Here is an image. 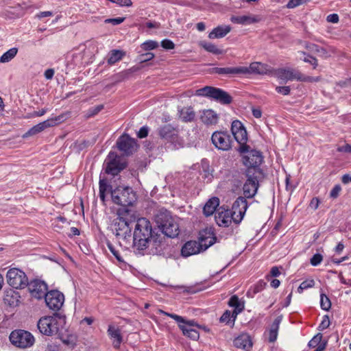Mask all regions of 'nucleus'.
<instances>
[{
    "label": "nucleus",
    "instance_id": "680f3d73",
    "mask_svg": "<svg viewBox=\"0 0 351 351\" xmlns=\"http://www.w3.org/2000/svg\"><path fill=\"white\" fill-rule=\"evenodd\" d=\"M102 105H99L97 106H95L92 108H90L88 110V117H92L95 114H97L99 112H100L103 109Z\"/></svg>",
    "mask_w": 351,
    "mask_h": 351
},
{
    "label": "nucleus",
    "instance_id": "473e14b6",
    "mask_svg": "<svg viewBox=\"0 0 351 351\" xmlns=\"http://www.w3.org/2000/svg\"><path fill=\"white\" fill-rule=\"evenodd\" d=\"M179 118L184 122H191L195 117V112L191 107H183L178 110Z\"/></svg>",
    "mask_w": 351,
    "mask_h": 351
},
{
    "label": "nucleus",
    "instance_id": "6e6d98bb",
    "mask_svg": "<svg viewBox=\"0 0 351 351\" xmlns=\"http://www.w3.org/2000/svg\"><path fill=\"white\" fill-rule=\"evenodd\" d=\"M300 80L298 81L301 82H318L319 78L318 77H311V76H304L300 73Z\"/></svg>",
    "mask_w": 351,
    "mask_h": 351
},
{
    "label": "nucleus",
    "instance_id": "412c9836",
    "mask_svg": "<svg viewBox=\"0 0 351 351\" xmlns=\"http://www.w3.org/2000/svg\"><path fill=\"white\" fill-rule=\"evenodd\" d=\"M217 241V237L212 228H207L199 232V243L206 250Z\"/></svg>",
    "mask_w": 351,
    "mask_h": 351
},
{
    "label": "nucleus",
    "instance_id": "37998d69",
    "mask_svg": "<svg viewBox=\"0 0 351 351\" xmlns=\"http://www.w3.org/2000/svg\"><path fill=\"white\" fill-rule=\"evenodd\" d=\"M158 43L152 40H146L141 45V49L144 51L153 50L158 47Z\"/></svg>",
    "mask_w": 351,
    "mask_h": 351
},
{
    "label": "nucleus",
    "instance_id": "69168bd1",
    "mask_svg": "<svg viewBox=\"0 0 351 351\" xmlns=\"http://www.w3.org/2000/svg\"><path fill=\"white\" fill-rule=\"evenodd\" d=\"M339 152L351 153V145L350 144H346L343 146H340L337 148Z\"/></svg>",
    "mask_w": 351,
    "mask_h": 351
},
{
    "label": "nucleus",
    "instance_id": "c85d7f7f",
    "mask_svg": "<svg viewBox=\"0 0 351 351\" xmlns=\"http://www.w3.org/2000/svg\"><path fill=\"white\" fill-rule=\"evenodd\" d=\"M108 334L110 339H113L112 345L114 348H119L123 341L121 330L119 328H116L112 325H109L108 328Z\"/></svg>",
    "mask_w": 351,
    "mask_h": 351
},
{
    "label": "nucleus",
    "instance_id": "bf43d9fd",
    "mask_svg": "<svg viewBox=\"0 0 351 351\" xmlns=\"http://www.w3.org/2000/svg\"><path fill=\"white\" fill-rule=\"evenodd\" d=\"M124 19H125L123 17L108 19L105 20V23H111L114 25H119V24H121V23H123L124 21Z\"/></svg>",
    "mask_w": 351,
    "mask_h": 351
},
{
    "label": "nucleus",
    "instance_id": "4c0bfd02",
    "mask_svg": "<svg viewBox=\"0 0 351 351\" xmlns=\"http://www.w3.org/2000/svg\"><path fill=\"white\" fill-rule=\"evenodd\" d=\"M125 56V52L121 50L113 49L108 53V63L109 64H114L121 60Z\"/></svg>",
    "mask_w": 351,
    "mask_h": 351
},
{
    "label": "nucleus",
    "instance_id": "f03ea898",
    "mask_svg": "<svg viewBox=\"0 0 351 351\" xmlns=\"http://www.w3.org/2000/svg\"><path fill=\"white\" fill-rule=\"evenodd\" d=\"M132 221L130 219L128 211L121 213L117 212V217L113 220L112 227L116 237L120 240L122 239L126 243L131 238Z\"/></svg>",
    "mask_w": 351,
    "mask_h": 351
},
{
    "label": "nucleus",
    "instance_id": "c9c22d12",
    "mask_svg": "<svg viewBox=\"0 0 351 351\" xmlns=\"http://www.w3.org/2000/svg\"><path fill=\"white\" fill-rule=\"evenodd\" d=\"M230 306L234 307V317H237V315L240 313L244 308V305L240 301L237 295L232 296L228 302Z\"/></svg>",
    "mask_w": 351,
    "mask_h": 351
},
{
    "label": "nucleus",
    "instance_id": "ea45409f",
    "mask_svg": "<svg viewBox=\"0 0 351 351\" xmlns=\"http://www.w3.org/2000/svg\"><path fill=\"white\" fill-rule=\"evenodd\" d=\"M17 53V48L13 47L10 49L0 57V62L5 63L10 62L16 56Z\"/></svg>",
    "mask_w": 351,
    "mask_h": 351
},
{
    "label": "nucleus",
    "instance_id": "a211bd4d",
    "mask_svg": "<svg viewBox=\"0 0 351 351\" xmlns=\"http://www.w3.org/2000/svg\"><path fill=\"white\" fill-rule=\"evenodd\" d=\"M28 289L32 297L41 299L47 294V285L43 280H34L28 282Z\"/></svg>",
    "mask_w": 351,
    "mask_h": 351
},
{
    "label": "nucleus",
    "instance_id": "393cba45",
    "mask_svg": "<svg viewBox=\"0 0 351 351\" xmlns=\"http://www.w3.org/2000/svg\"><path fill=\"white\" fill-rule=\"evenodd\" d=\"M234 346L237 348L249 350L252 347L251 337L247 333H242L236 337L233 341Z\"/></svg>",
    "mask_w": 351,
    "mask_h": 351
},
{
    "label": "nucleus",
    "instance_id": "49530a36",
    "mask_svg": "<svg viewBox=\"0 0 351 351\" xmlns=\"http://www.w3.org/2000/svg\"><path fill=\"white\" fill-rule=\"evenodd\" d=\"M315 281L313 279L303 281L298 288V292L302 293L304 289L314 287Z\"/></svg>",
    "mask_w": 351,
    "mask_h": 351
},
{
    "label": "nucleus",
    "instance_id": "0e129e2a",
    "mask_svg": "<svg viewBox=\"0 0 351 351\" xmlns=\"http://www.w3.org/2000/svg\"><path fill=\"white\" fill-rule=\"evenodd\" d=\"M326 20L329 23H337L339 21V16L337 14H330L327 16Z\"/></svg>",
    "mask_w": 351,
    "mask_h": 351
},
{
    "label": "nucleus",
    "instance_id": "c756f323",
    "mask_svg": "<svg viewBox=\"0 0 351 351\" xmlns=\"http://www.w3.org/2000/svg\"><path fill=\"white\" fill-rule=\"evenodd\" d=\"M282 320V315L278 316L271 325L270 326L269 330V337L268 340L270 343H274L276 341L278 337V330L280 327V324Z\"/></svg>",
    "mask_w": 351,
    "mask_h": 351
},
{
    "label": "nucleus",
    "instance_id": "774afa93",
    "mask_svg": "<svg viewBox=\"0 0 351 351\" xmlns=\"http://www.w3.org/2000/svg\"><path fill=\"white\" fill-rule=\"evenodd\" d=\"M319 204V200L317 197H313L310 202L309 206L313 210H316Z\"/></svg>",
    "mask_w": 351,
    "mask_h": 351
},
{
    "label": "nucleus",
    "instance_id": "e2e57ef3",
    "mask_svg": "<svg viewBox=\"0 0 351 351\" xmlns=\"http://www.w3.org/2000/svg\"><path fill=\"white\" fill-rule=\"evenodd\" d=\"M303 61L305 62H308V63L311 64L312 65H313L314 68H316V66H317V59L312 56H305L303 59Z\"/></svg>",
    "mask_w": 351,
    "mask_h": 351
},
{
    "label": "nucleus",
    "instance_id": "338daca9",
    "mask_svg": "<svg viewBox=\"0 0 351 351\" xmlns=\"http://www.w3.org/2000/svg\"><path fill=\"white\" fill-rule=\"evenodd\" d=\"M115 3L120 6L130 7L132 5V2L131 0H116Z\"/></svg>",
    "mask_w": 351,
    "mask_h": 351
},
{
    "label": "nucleus",
    "instance_id": "20e7f679",
    "mask_svg": "<svg viewBox=\"0 0 351 351\" xmlns=\"http://www.w3.org/2000/svg\"><path fill=\"white\" fill-rule=\"evenodd\" d=\"M195 95L212 98L223 104H229L232 101V97L227 92L213 86H206L197 89Z\"/></svg>",
    "mask_w": 351,
    "mask_h": 351
},
{
    "label": "nucleus",
    "instance_id": "4468645a",
    "mask_svg": "<svg viewBox=\"0 0 351 351\" xmlns=\"http://www.w3.org/2000/svg\"><path fill=\"white\" fill-rule=\"evenodd\" d=\"M45 300L48 308L52 311H59L63 306L64 295L58 290L48 291L45 296Z\"/></svg>",
    "mask_w": 351,
    "mask_h": 351
},
{
    "label": "nucleus",
    "instance_id": "2eb2a0df",
    "mask_svg": "<svg viewBox=\"0 0 351 351\" xmlns=\"http://www.w3.org/2000/svg\"><path fill=\"white\" fill-rule=\"evenodd\" d=\"M247 179L243 185V190L245 198L253 197L258 190L259 176H255V173H252V169L247 170Z\"/></svg>",
    "mask_w": 351,
    "mask_h": 351
},
{
    "label": "nucleus",
    "instance_id": "ddd939ff",
    "mask_svg": "<svg viewBox=\"0 0 351 351\" xmlns=\"http://www.w3.org/2000/svg\"><path fill=\"white\" fill-rule=\"evenodd\" d=\"M63 115H59L56 117L48 119L46 121L39 123L38 124L31 128L24 135L23 137L36 135L45 129L54 127L63 121Z\"/></svg>",
    "mask_w": 351,
    "mask_h": 351
},
{
    "label": "nucleus",
    "instance_id": "b1692460",
    "mask_svg": "<svg viewBox=\"0 0 351 351\" xmlns=\"http://www.w3.org/2000/svg\"><path fill=\"white\" fill-rule=\"evenodd\" d=\"M215 218L217 223L221 227H228L234 221V217L229 210H218Z\"/></svg>",
    "mask_w": 351,
    "mask_h": 351
},
{
    "label": "nucleus",
    "instance_id": "6ab92c4d",
    "mask_svg": "<svg viewBox=\"0 0 351 351\" xmlns=\"http://www.w3.org/2000/svg\"><path fill=\"white\" fill-rule=\"evenodd\" d=\"M231 132L234 137V139L240 145H243L247 142V131L240 121L234 120L232 121L231 125Z\"/></svg>",
    "mask_w": 351,
    "mask_h": 351
},
{
    "label": "nucleus",
    "instance_id": "cd10ccee",
    "mask_svg": "<svg viewBox=\"0 0 351 351\" xmlns=\"http://www.w3.org/2000/svg\"><path fill=\"white\" fill-rule=\"evenodd\" d=\"M200 119L205 125H212L217 123L219 117L214 110L208 109L202 111Z\"/></svg>",
    "mask_w": 351,
    "mask_h": 351
},
{
    "label": "nucleus",
    "instance_id": "09e8293b",
    "mask_svg": "<svg viewBox=\"0 0 351 351\" xmlns=\"http://www.w3.org/2000/svg\"><path fill=\"white\" fill-rule=\"evenodd\" d=\"M107 246H108V248L109 249V250L115 256V258H117V260L119 262H121V263L124 262L123 259L121 256L120 254L119 253V252L117 250H116L115 247L113 246V245L112 243L108 242L107 243Z\"/></svg>",
    "mask_w": 351,
    "mask_h": 351
},
{
    "label": "nucleus",
    "instance_id": "39448f33",
    "mask_svg": "<svg viewBox=\"0 0 351 351\" xmlns=\"http://www.w3.org/2000/svg\"><path fill=\"white\" fill-rule=\"evenodd\" d=\"M60 319L57 316H45L40 318L37 326L43 335L52 336L59 331Z\"/></svg>",
    "mask_w": 351,
    "mask_h": 351
},
{
    "label": "nucleus",
    "instance_id": "f3484780",
    "mask_svg": "<svg viewBox=\"0 0 351 351\" xmlns=\"http://www.w3.org/2000/svg\"><path fill=\"white\" fill-rule=\"evenodd\" d=\"M247 203L243 197H239L233 203L232 210H230L234 217V222L239 223L246 212Z\"/></svg>",
    "mask_w": 351,
    "mask_h": 351
},
{
    "label": "nucleus",
    "instance_id": "052dcab7",
    "mask_svg": "<svg viewBox=\"0 0 351 351\" xmlns=\"http://www.w3.org/2000/svg\"><path fill=\"white\" fill-rule=\"evenodd\" d=\"M149 128L143 126L137 133V136L140 138H145L148 135Z\"/></svg>",
    "mask_w": 351,
    "mask_h": 351
},
{
    "label": "nucleus",
    "instance_id": "9d476101",
    "mask_svg": "<svg viewBox=\"0 0 351 351\" xmlns=\"http://www.w3.org/2000/svg\"><path fill=\"white\" fill-rule=\"evenodd\" d=\"M160 136L171 143L176 148L182 147L184 141L178 136V131L171 125H166L159 130Z\"/></svg>",
    "mask_w": 351,
    "mask_h": 351
},
{
    "label": "nucleus",
    "instance_id": "7ed1b4c3",
    "mask_svg": "<svg viewBox=\"0 0 351 351\" xmlns=\"http://www.w3.org/2000/svg\"><path fill=\"white\" fill-rule=\"evenodd\" d=\"M112 202L118 205L128 206L136 200V194L130 187L119 186L111 191Z\"/></svg>",
    "mask_w": 351,
    "mask_h": 351
},
{
    "label": "nucleus",
    "instance_id": "6e6552de",
    "mask_svg": "<svg viewBox=\"0 0 351 351\" xmlns=\"http://www.w3.org/2000/svg\"><path fill=\"white\" fill-rule=\"evenodd\" d=\"M8 283L14 289H23L28 285V279L22 270L18 268L9 269L6 274Z\"/></svg>",
    "mask_w": 351,
    "mask_h": 351
},
{
    "label": "nucleus",
    "instance_id": "aec40b11",
    "mask_svg": "<svg viewBox=\"0 0 351 351\" xmlns=\"http://www.w3.org/2000/svg\"><path fill=\"white\" fill-rule=\"evenodd\" d=\"M241 69L245 71L242 72V74H258V75H267L271 73V69L267 64L254 62L250 64L249 66H241Z\"/></svg>",
    "mask_w": 351,
    "mask_h": 351
},
{
    "label": "nucleus",
    "instance_id": "c03bdc74",
    "mask_svg": "<svg viewBox=\"0 0 351 351\" xmlns=\"http://www.w3.org/2000/svg\"><path fill=\"white\" fill-rule=\"evenodd\" d=\"M108 187L109 185L105 180H99V197L103 202H105L106 192Z\"/></svg>",
    "mask_w": 351,
    "mask_h": 351
},
{
    "label": "nucleus",
    "instance_id": "9b49d317",
    "mask_svg": "<svg viewBox=\"0 0 351 351\" xmlns=\"http://www.w3.org/2000/svg\"><path fill=\"white\" fill-rule=\"evenodd\" d=\"M211 141L215 147L220 150L228 151L232 147V137L226 131H216L213 132Z\"/></svg>",
    "mask_w": 351,
    "mask_h": 351
},
{
    "label": "nucleus",
    "instance_id": "0eeeda50",
    "mask_svg": "<svg viewBox=\"0 0 351 351\" xmlns=\"http://www.w3.org/2000/svg\"><path fill=\"white\" fill-rule=\"evenodd\" d=\"M158 223H160L162 232L170 238H174L179 234V226L175 219L169 215L164 213L158 217Z\"/></svg>",
    "mask_w": 351,
    "mask_h": 351
},
{
    "label": "nucleus",
    "instance_id": "a18cd8bd",
    "mask_svg": "<svg viewBox=\"0 0 351 351\" xmlns=\"http://www.w3.org/2000/svg\"><path fill=\"white\" fill-rule=\"evenodd\" d=\"M320 306L324 311H328L331 307L330 300L324 293H321L320 295Z\"/></svg>",
    "mask_w": 351,
    "mask_h": 351
},
{
    "label": "nucleus",
    "instance_id": "7c9ffc66",
    "mask_svg": "<svg viewBox=\"0 0 351 351\" xmlns=\"http://www.w3.org/2000/svg\"><path fill=\"white\" fill-rule=\"evenodd\" d=\"M60 339L64 345L71 348H74L77 342V336L68 330L60 334Z\"/></svg>",
    "mask_w": 351,
    "mask_h": 351
},
{
    "label": "nucleus",
    "instance_id": "8fccbe9b",
    "mask_svg": "<svg viewBox=\"0 0 351 351\" xmlns=\"http://www.w3.org/2000/svg\"><path fill=\"white\" fill-rule=\"evenodd\" d=\"M154 57L155 55L153 53L148 52L139 56L138 60L141 63H143L152 60Z\"/></svg>",
    "mask_w": 351,
    "mask_h": 351
},
{
    "label": "nucleus",
    "instance_id": "3c124183",
    "mask_svg": "<svg viewBox=\"0 0 351 351\" xmlns=\"http://www.w3.org/2000/svg\"><path fill=\"white\" fill-rule=\"evenodd\" d=\"M341 191V186L339 184H336L331 190L330 193V197L333 199L337 198L339 195Z\"/></svg>",
    "mask_w": 351,
    "mask_h": 351
},
{
    "label": "nucleus",
    "instance_id": "e433bc0d",
    "mask_svg": "<svg viewBox=\"0 0 351 351\" xmlns=\"http://www.w3.org/2000/svg\"><path fill=\"white\" fill-rule=\"evenodd\" d=\"M19 294L12 289L7 291L4 296L5 303L8 304L10 306H15L19 302Z\"/></svg>",
    "mask_w": 351,
    "mask_h": 351
},
{
    "label": "nucleus",
    "instance_id": "bb28decb",
    "mask_svg": "<svg viewBox=\"0 0 351 351\" xmlns=\"http://www.w3.org/2000/svg\"><path fill=\"white\" fill-rule=\"evenodd\" d=\"M231 21L234 23L241 25H250L252 23H258L261 19L259 16L254 15H244V16H233L230 19Z\"/></svg>",
    "mask_w": 351,
    "mask_h": 351
},
{
    "label": "nucleus",
    "instance_id": "58836bf2",
    "mask_svg": "<svg viewBox=\"0 0 351 351\" xmlns=\"http://www.w3.org/2000/svg\"><path fill=\"white\" fill-rule=\"evenodd\" d=\"M179 328L182 331L184 335L189 337L193 340H197L199 337L198 331L192 328H189L183 324H179Z\"/></svg>",
    "mask_w": 351,
    "mask_h": 351
},
{
    "label": "nucleus",
    "instance_id": "dca6fc26",
    "mask_svg": "<svg viewBox=\"0 0 351 351\" xmlns=\"http://www.w3.org/2000/svg\"><path fill=\"white\" fill-rule=\"evenodd\" d=\"M117 146L119 150L124 154L130 155L136 149L137 143L134 138L124 134L117 139Z\"/></svg>",
    "mask_w": 351,
    "mask_h": 351
},
{
    "label": "nucleus",
    "instance_id": "864d4df0",
    "mask_svg": "<svg viewBox=\"0 0 351 351\" xmlns=\"http://www.w3.org/2000/svg\"><path fill=\"white\" fill-rule=\"evenodd\" d=\"M330 324L329 317L328 315H324L323 317V319L321 322V324L319 326V328L320 330H324L329 327Z\"/></svg>",
    "mask_w": 351,
    "mask_h": 351
},
{
    "label": "nucleus",
    "instance_id": "a19ab883",
    "mask_svg": "<svg viewBox=\"0 0 351 351\" xmlns=\"http://www.w3.org/2000/svg\"><path fill=\"white\" fill-rule=\"evenodd\" d=\"M200 45L208 52L212 53L213 54H221L222 50L219 49L215 45L208 43L206 41H203L200 43Z\"/></svg>",
    "mask_w": 351,
    "mask_h": 351
},
{
    "label": "nucleus",
    "instance_id": "603ef678",
    "mask_svg": "<svg viewBox=\"0 0 351 351\" xmlns=\"http://www.w3.org/2000/svg\"><path fill=\"white\" fill-rule=\"evenodd\" d=\"M322 256L319 254H315L311 258V264L313 266H317L322 261Z\"/></svg>",
    "mask_w": 351,
    "mask_h": 351
},
{
    "label": "nucleus",
    "instance_id": "f257e3e1",
    "mask_svg": "<svg viewBox=\"0 0 351 351\" xmlns=\"http://www.w3.org/2000/svg\"><path fill=\"white\" fill-rule=\"evenodd\" d=\"M155 238L150 221L146 218L138 219L135 222L133 233V248L138 254H143Z\"/></svg>",
    "mask_w": 351,
    "mask_h": 351
},
{
    "label": "nucleus",
    "instance_id": "13d9d810",
    "mask_svg": "<svg viewBox=\"0 0 351 351\" xmlns=\"http://www.w3.org/2000/svg\"><path fill=\"white\" fill-rule=\"evenodd\" d=\"M276 90L283 95H288L290 94L291 89L289 86H276Z\"/></svg>",
    "mask_w": 351,
    "mask_h": 351
},
{
    "label": "nucleus",
    "instance_id": "f8f14e48",
    "mask_svg": "<svg viewBox=\"0 0 351 351\" xmlns=\"http://www.w3.org/2000/svg\"><path fill=\"white\" fill-rule=\"evenodd\" d=\"M263 160V156L260 152L252 150L245 157L244 164L247 167V170L252 169V173H255V176H259L262 174V171L258 167Z\"/></svg>",
    "mask_w": 351,
    "mask_h": 351
},
{
    "label": "nucleus",
    "instance_id": "423d86ee",
    "mask_svg": "<svg viewBox=\"0 0 351 351\" xmlns=\"http://www.w3.org/2000/svg\"><path fill=\"white\" fill-rule=\"evenodd\" d=\"M11 343L20 348H28L35 343V338L29 331L24 330H15L10 335Z\"/></svg>",
    "mask_w": 351,
    "mask_h": 351
},
{
    "label": "nucleus",
    "instance_id": "2f4dec72",
    "mask_svg": "<svg viewBox=\"0 0 351 351\" xmlns=\"http://www.w3.org/2000/svg\"><path fill=\"white\" fill-rule=\"evenodd\" d=\"M231 30L230 25H219L214 28L208 34L210 39L223 38L226 36Z\"/></svg>",
    "mask_w": 351,
    "mask_h": 351
},
{
    "label": "nucleus",
    "instance_id": "5701e85b",
    "mask_svg": "<svg viewBox=\"0 0 351 351\" xmlns=\"http://www.w3.org/2000/svg\"><path fill=\"white\" fill-rule=\"evenodd\" d=\"M204 251V247L201 243L195 241L186 242L182 248L181 254L184 257H188Z\"/></svg>",
    "mask_w": 351,
    "mask_h": 351
},
{
    "label": "nucleus",
    "instance_id": "4d7b16f0",
    "mask_svg": "<svg viewBox=\"0 0 351 351\" xmlns=\"http://www.w3.org/2000/svg\"><path fill=\"white\" fill-rule=\"evenodd\" d=\"M307 0H289L288 2L287 7L288 8H294L304 3H305Z\"/></svg>",
    "mask_w": 351,
    "mask_h": 351
},
{
    "label": "nucleus",
    "instance_id": "72a5a7b5",
    "mask_svg": "<svg viewBox=\"0 0 351 351\" xmlns=\"http://www.w3.org/2000/svg\"><path fill=\"white\" fill-rule=\"evenodd\" d=\"M158 313L160 314L165 315L173 319L176 322H177L178 323V325L183 324L189 328H191V326L197 325V324H195V322L193 320L186 321L182 316H180V315H178L176 314H173V313H167L161 309L158 310Z\"/></svg>",
    "mask_w": 351,
    "mask_h": 351
},
{
    "label": "nucleus",
    "instance_id": "f704fd0d",
    "mask_svg": "<svg viewBox=\"0 0 351 351\" xmlns=\"http://www.w3.org/2000/svg\"><path fill=\"white\" fill-rule=\"evenodd\" d=\"M219 205V199L217 197H212L206 203L203 212L206 216L212 215Z\"/></svg>",
    "mask_w": 351,
    "mask_h": 351
},
{
    "label": "nucleus",
    "instance_id": "79ce46f5",
    "mask_svg": "<svg viewBox=\"0 0 351 351\" xmlns=\"http://www.w3.org/2000/svg\"><path fill=\"white\" fill-rule=\"evenodd\" d=\"M236 317H234V311H226L220 317V322L226 324H231L234 325Z\"/></svg>",
    "mask_w": 351,
    "mask_h": 351
},
{
    "label": "nucleus",
    "instance_id": "5fc2aeb1",
    "mask_svg": "<svg viewBox=\"0 0 351 351\" xmlns=\"http://www.w3.org/2000/svg\"><path fill=\"white\" fill-rule=\"evenodd\" d=\"M161 46L165 49H173L175 48V44L169 39L162 40Z\"/></svg>",
    "mask_w": 351,
    "mask_h": 351
},
{
    "label": "nucleus",
    "instance_id": "de8ad7c7",
    "mask_svg": "<svg viewBox=\"0 0 351 351\" xmlns=\"http://www.w3.org/2000/svg\"><path fill=\"white\" fill-rule=\"evenodd\" d=\"M322 339V334H317L313 338L308 342V346L310 348H317L319 344H321Z\"/></svg>",
    "mask_w": 351,
    "mask_h": 351
},
{
    "label": "nucleus",
    "instance_id": "a878e982",
    "mask_svg": "<svg viewBox=\"0 0 351 351\" xmlns=\"http://www.w3.org/2000/svg\"><path fill=\"white\" fill-rule=\"evenodd\" d=\"M245 70L241 69V66L236 67H214L211 70L212 73H216L221 75H237L242 74Z\"/></svg>",
    "mask_w": 351,
    "mask_h": 351
},
{
    "label": "nucleus",
    "instance_id": "4be33fe9",
    "mask_svg": "<svg viewBox=\"0 0 351 351\" xmlns=\"http://www.w3.org/2000/svg\"><path fill=\"white\" fill-rule=\"evenodd\" d=\"M275 76L284 82L300 80V72L293 69H279L274 73Z\"/></svg>",
    "mask_w": 351,
    "mask_h": 351
},
{
    "label": "nucleus",
    "instance_id": "1a4fd4ad",
    "mask_svg": "<svg viewBox=\"0 0 351 351\" xmlns=\"http://www.w3.org/2000/svg\"><path fill=\"white\" fill-rule=\"evenodd\" d=\"M106 173L117 176L126 167L125 161L114 152H110L106 161Z\"/></svg>",
    "mask_w": 351,
    "mask_h": 351
}]
</instances>
